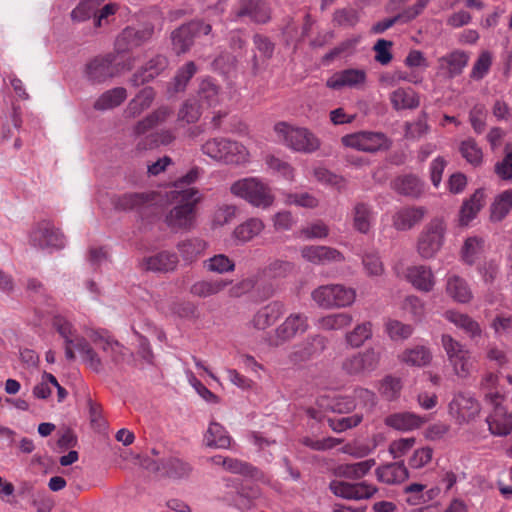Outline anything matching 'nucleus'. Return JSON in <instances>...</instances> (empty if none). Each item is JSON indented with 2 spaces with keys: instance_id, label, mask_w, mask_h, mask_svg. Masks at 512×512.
Here are the masks:
<instances>
[{
  "instance_id": "f257e3e1",
  "label": "nucleus",
  "mask_w": 512,
  "mask_h": 512,
  "mask_svg": "<svg viewBox=\"0 0 512 512\" xmlns=\"http://www.w3.org/2000/svg\"><path fill=\"white\" fill-rule=\"evenodd\" d=\"M169 196L175 206L165 216L166 225L174 232L191 230L195 226L196 206L202 198L199 190L171 189Z\"/></svg>"
},
{
  "instance_id": "f03ea898",
  "label": "nucleus",
  "mask_w": 512,
  "mask_h": 512,
  "mask_svg": "<svg viewBox=\"0 0 512 512\" xmlns=\"http://www.w3.org/2000/svg\"><path fill=\"white\" fill-rule=\"evenodd\" d=\"M201 151L214 161L230 165H243L250 159V153L242 143L226 137L208 139Z\"/></svg>"
},
{
  "instance_id": "7ed1b4c3",
  "label": "nucleus",
  "mask_w": 512,
  "mask_h": 512,
  "mask_svg": "<svg viewBox=\"0 0 512 512\" xmlns=\"http://www.w3.org/2000/svg\"><path fill=\"white\" fill-rule=\"evenodd\" d=\"M230 192L250 205L262 209L269 208L275 200L269 185L257 177H246L235 181L230 187Z\"/></svg>"
},
{
  "instance_id": "20e7f679",
  "label": "nucleus",
  "mask_w": 512,
  "mask_h": 512,
  "mask_svg": "<svg viewBox=\"0 0 512 512\" xmlns=\"http://www.w3.org/2000/svg\"><path fill=\"white\" fill-rule=\"evenodd\" d=\"M447 233V222L443 216L433 217L420 232L416 250L422 259H432L442 249Z\"/></svg>"
},
{
  "instance_id": "39448f33",
  "label": "nucleus",
  "mask_w": 512,
  "mask_h": 512,
  "mask_svg": "<svg viewBox=\"0 0 512 512\" xmlns=\"http://www.w3.org/2000/svg\"><path fill=\"white\" fill-rule=\"evenodd\" d=\"M274 131L279 141L296 152L312 153L320 147L319 139L307 128L279 122L275 124Z\"/></svg>"
},
{
  "instance_id": "423d86ee",
  "label": "nucleus",
  "mask_w": 512,
  "mask_h": 512,
  "mask_svg": "<svg viewBox=\"0 0 512 512\" xmlns=\"http://www.w3.org/2000/svg\"><path fill=\"white\" fill-rule=\"evenodd\" d=\"M441 344L454 374L461 379L468 378L474 370V359L470 351L448 334L442 335Z\"/></svg>"
},
{
  "instance_id": "0eeeda50",
  "label": "nucleus",
  "mask_w": 512,
  "mask_h": 512,
  "mask_svg": "<svg viewBox=\"0 0 512 512\" xmlns=\"http://www.w3.org/2000/svg\"><path fill=\"white\" fill-rule=\"evenodd\" d=\"M29 243L35 248L53 253L66 246V237L52 222L44 220L32 227Z\"/></svg>"
},
{
  "instance_id": "6e6552de",
  "label": "nucleus",
  "mask_w": 512,
  "mask_h": 512,
  "mask_svg": "<svg viewBox=\"0 0 512 512\" xmlns=\"http://www.w3.org/2000/svg\"><path fill=\"white\" fill-rule=\"evenodd\" d=\"M380 355L373 348L347 356L342 361V371L349 376L364 377L377 369Z\"/></svg>"
},
{
  "instance_id": "1a4fd4ad",
  "label": "nucleus",
  "mask_w": 512,
  "mask_h": 512,
  "mask_svg": "<svg viewBox=\"0 0 512 512\" xmlns=\"http://www.w3.org/2000/svg\"><path fill=\"white\" fill-rule=\"evenodd\" d=\"M308 317L303 313H291L276 327L273 336L269 340L270 346L278 347L292 340L298 334L305 333L308 329Z\"/></svg>"
},
{
  "instance_id": "9d476101",
  "label": "nucleus",
  "mask_w": 512,
  "mask_h": 512,
  "mask_svg": "<svg viewBox=\"0 0 512 512\" xmlns=\"http://www.w3.org/2000/svg\"><path fill=\"white\" fill-rule=\"evenodd\" d=\"M130 65L127 67H120V62L117 61V56L108 54L104 57H96L91 60L86 66V77L94 83H101L107 79L114 77L121 73L124 69L129 70Z\"/></svg>"
},
{
  "instance_id": "9b49d317",
  "label": "nucleus",
  "mask_w": 512,
  "mask_h": 512,
  "mask_svg": "<svg viewBox=\"0 0 512 512\" xmlns=\"http://www.w3.org/2000/svg\"><path fill=\"white\" fill-rule=\"evenodd\" d=\"M502 394L489 392L486 394V401L494 406V411L487 417V424L491 434L495 436H506L512 431V417L500 406Z\"/></svg>"
},
{
  "instance_id": "f8f14e48",
  "label": "nucleus",
  "mask_w": 512,
  "mask_h": 512,
  "mask_svg": "<svg viewBox=\"0 0 512 512\" xmlns=\"http://www.w3.org/2000/svg\"><path fill=\"white\" fill-rule=\"evenodd\" d=\"M145 467L151 472L172 478L187 477L192 470L189 463L173 455L163 456L158 459H147Z\"/></svg>"
},
{
  "instance_id": "ddd939ff",
  "label": "nucleus",
  "mask_w": 512,
  "mask_h": 512,
  "mask_svg": "<svg viewBox=\"0 0 512 512\" xmlns=\"http://www.w3.org/2000/svg\"><path fill=\"white\" fill-rule=\"evenodd\" d=\"M344 146L364 152H376L388 147V139L381 132L360 131L341 139Z\"/></svg>"
},
{
  "instance_id": "4468645a",
  "label": "nucleus",
  "mask_w": 512,
  "mask_h": 512,
  "mask_svg": "<svg viewBox=\"0 0 512 512\" xmlns=\"http://www.w3.org/2000/svg\"><path fill=\"white\" fill-rule=\"evenodd\" d=\"M470 56L463 50H453L437 60V75L444 80L460 76L467 67Z\"/></svg>"
},
{
  "instance_id": "2eb2a0df",
  "label": "nucleus",
  "mask_w": 512,
  "mask_h": 512,
  "mask_svg": "<svg viewBox=\"0 0 512 512\" xmlns=\"http://www.w3.org/2000/svg\"><path fill=\"white\" fill-rule=\"evenodd\" d=\"M449 412L458 423L469 422L480 412L478 401L468 393H458L449 404Z\"/></svg>"
},
{
  "instance_id": "dca6fc26",
  "label": "nucleus",
  "mask_w": 512,
  "mask_h": 512,
  "mask_svg": "<svg viewBox=\"0 0 512 512\" xmlns=\"http://www.w3.org/2000/svg\"><path fill=\"white\" fill-rule=\"evenodd\" d=\"M366 80L367 73L364 69L349 68L334 73L327 79L326 85L333 90L361 89Z\"/></svg>"
},
{
  "instance_id": "f3484780",
  "label": "nucleus",
  "mask_w": 512,
  "mask_h": 512,
  "mask_svg": "<svg viewBox=\"0 0 512 512\" xmlns=\"http://www.w3.org/2000/svg\"><path fill=\"white\" fill-rule=\"evenodd\" d=\"M153 34L151 26L142 28L127 27L117 37L115 49L117 53L130 51L149 40Z\"/></svg>"
},
{
  "instance_id": "a211bd4d",
  "label": "nucleus",
  "mask_w": 512,
  "mask_h": 512,
  "mask_svg": "<svg viewBox=\"0 0 512 512\" xmlns=\"http://www.w3.org/2000/svg\"><path fill=\"white\" fill-rule=\"evenodd\" d=\"M404 278L416 290L424 293L431 292L436 285V278L432 269L422 264L408 266Z\"/></svg>"
},
{
  "instance_id": "6ab92c4d",
  "label": "nucleus",
  "mask_w": 512,
  "mask_h": 512,
  "mask_svg": "<svg viewBox=\"0 0 512 512\" xmlns=\"http://www.w3.org/2000/svg\"><path fill=\"white\" fill-rule=\"evenodd\" d=\"M301 257L314 265H325L344 260L343 254L335 248L323 245H306L300 249Z\"/></svg>"
},
{
  "instance_id": "aec40b11",
  "label": "nucleus",
  "mask_w": 512,
  "mask_h": 512,
  "mask_svg": "<svg viewBox=\"0 0 512 512\" xmlns=\"http://www.w3.org/2000/svg\"><path fill=\"white\" fill-rule=\"evenodd\" d=\"M429 2L430 0H417L414 5L407 7L396 16L375 23L371 28V32L374 34H381L396 23L404 24L412 21L423 12Z\"/></svg>"
},
{
  "instance_id": "412c9836",
  "label": "nucleus",
  "mask_w": 512,
  "mask_h": 512,
  "mask_svg": "<svg viewBox=\"0 0 512 512\" xmlns=\"http://www.w3.org/2000/svg\"><path fill=\"white\" fill-rule=\"evenodd\" d=\"M427 209L423 206L403 207L397 210L392 216V225L397 231H408L419 224Z\"/></svg>"
},
{
  "instance_id": "4be33fe9",
  "label": "nucleus",
  "mask_w": 512,
  "mask_h": 512,
  "mask_svg": "<svg viewBox=\"0 0 512 512\" xmlns=\"http://www.w3.org/2000/svg\"><path fill=\"white\" fill-rule=\"evenodd\" d=\"M285 305L280 301H272L261 307L252 317L250 325L257 330H265L272 326L284 313Z\"/></svg>"
},
{
  "instance_id": "5701e85b",
  "label": "nucleus",
  "mask_w": 512,
  "mask_h": 512,
  "mask_svg": "<svg viewBox=\"0 0 512 512\" xmlns=\"http://www.w3.org/2000/svg\"><path fill=\"white\" fill-rule=\"evenodd\" d=\"M446 295L460 304H467L473 299V292L468 282L456 274H448L445 279Z\"/></svg>"
},
{
  "instance_id": "b1692460",
  "label": "nucleus",
  "mask_w": 512,
  "mask_h": 512,
  "mask_svg": "<svg viewBox=\"0 0 512 512\" xmlns=\"http://www.w3.org/2000/svg\"><path fill=\"white\" fill-rule=\"evenodd\" d=\"M179 263L178 255L171 251H160L143 259L142 265L146 270L153 272H172Z\"/></svg>"
},
{
  "instance_id": "393cba45",
  "label": "nucleus",
  "mask_w": 512,
  "mask_h": 512,
  "mask_svg": "<svg viewBox=\"0 0 512 512\" xmlns=\"http://www.w3.org/2000/svg\"><path fill=\"white\" fill-rule=\"evenodd\" d=\"M168 67V59L163 55H157L150 59L130 79L133 86H140L153 80Z\"/></svg>"
},
{
  "instance_id": "a878e982",
  "label": "nucleus",
  "mask_w": 512,
  "mask_h": 512,
  "mask_svg": "<svg viewBox=\"0 0 512 512\" xmlns=\"http://www.w3.org/2000/svg\"><path fill=\"white\" fill-rule=\"evenodd\" d=\"M426 421L425 417L413 412H398L387 416L384 423L397 431L410 432L420 428Z\"/></svg>"
},
{
  "instance_id": "bb28decb",
  "label": "nucleus",
  "mask_w": 512,
  "mask_h": 512,
  "mask_svg": "<svg viewBox=\"0 0 512 512\" xmlns=\"http://www.w3.org/2000/svg\"><path fill=\"white\" fill-rule=\"evenodd\" d=\"M172 113L169 107H159L134 125L132 135L139 137L146 134L152 129L164 124L172 116Z\"/></svg>"
},
{
  "instance_id": "cd10ccee",
  "label": "nucleus",
  "mask_w": 512,
  "mask_h": 512,
  "mask_svg": "<svg viewBox=\"0 0 512 512\" xmlns=\"http://www.w3.org/2000/svg\"><path fill=\"white\" fill-rule=\"evenodd\" d=\"M88 337L95 345L99 346L109 355L112 362L118 364L124 360L125 348L117 341L111 339L106 333L93 330L91 333H88Z\"/></svg>"
},
{
  "instance_id": "c85d7f7f",
  "label": "nucleus",
  "mask_w": 512,
  "mask_h": 512,
  "mask_svg": "<svg viewBox=\"0 0 512 512\" xmlns=\"http://www.w3.org/2000/svg\"><path fill=\"white\" fill-rule=\"evenodd\" d=\"M236 17H248L256 23H266L270 19V9L262 0H243Z\"/></svg>"
},
{
  "instance_id": "c756f323",
  "label": "nucleus",
  "mask_w": 512,
  "mask_h": 512,
  "mask_svg": "<svg viewBox=\"0 0 512 512\" xmlns=\"http://www.w3.org/2000/svg\"><path fill=\"white\" fill-rule=\"evenodd\" d=\"M444 318L450 323L454 324L457 328L461 329L471 339L480 337L482 334V329L479 323L468 314L450 309L445 311Z\"/></svg>"
},
{
  "instance_id": "7c9ffc66",
  "label": "nucleus",
  "mask_w": 512,
  "mask_h": 512,
  "mask_svg": "<svg viewBox=\"0 0 512 512\" xmlns=\"http://www.w3.org/2000/svg\"><path fill=\"white\" fill-rule=\"evenodd\" d=\"M376 465L374 459H366L356 463H344L337 465L333 473L336 477L359 480L366 476Z\"/></svg>"
},
{
  "instance_id": "2f4dec72",
  "label": "nucleus",
  "mask_w": 512,
  "mask_h": 512,
  "mask_svg": "<svg viewBox=\"0 0 512 512\" xmlns=\"http://www.w3.org/2000/svg\"><path fill=\"white\" fill-rule=\"evenodd\" d=\"M399 361L411 367H425L432 361V352L428 346L415 345L406 348L399 356Z\"/></svg>"
},
{
  "instance_id": "473e14b6",
  "label": "nucleus",
  "mask_w": 512,
  "mask_h": 512,
  "mask_svg": "<svg viewBox=\"0 0 512 512\" xmlns=\"http://www.w3.org/2000/svg\"><path fill=\"white\" fill-rule=\"evenodd\" d=\"M208 243L198 237L187 238L177 243L180 257L186 264L195 262L207 249Z\"/></svg>"
},
{
  "instance_id": "72a5a7b5",
  "label": "nucleus",
  "mask_w": 512,
  "mask_h": 512,
  "mask_svg": "<svg viewBox=\"0 0 512 512\" xmlns=\"http://www.w3.org/2000/svg\"><path fill=\"white\" fill-rule=\"evenodd\" d=\"M377 480L385 484H398L405 481L409 474L403 462L382 465L375 470Z\"/></svg>"
},
{
  "instance_id": "f704fd0d",
  "label": "nucleus",
  "mask_w": 512,
  "mask_h": 512,
  "mask_svg": "<svg viewBox=\"0 0 512 512\" xmlns=\"http://www.w3.org/2000/svg\"><path fill=\"white\" fill-rule=\"evenodd\" d=\"M352 218L354 229L367 234L375 222V212L369 204L358 202L352 209Z\"/></svg>"
},
{
  "instance_id": "c9c22d12",
  "label": "nucleus",
  "mask_w": 512,
  "mask_h": 512,
  "mask_svg": "<svg viewBox=\"0 0 512 512\" xmlns=\"http://www.w3.org/2000/svg\"><path fill=\"white\" fill-rule=\"evenodd\" d=\"M485 193L483 189H477L469 199L465 200L459 212V224L467 226L484 206Z\"/></svg>"
},
{
  "instance_id": "e433bc0d",
  "label": "nucleus",
  "mask_w": 512,
  "mask_h": 512,
  "mask_svg": "<svg viewBox=\"0 0 512 512\" xmlns=\"http://www.w3.org/2000/svg\"><path fill=\"white\" fill-rule=\"evenodd\" d=\"M203 442L210 448L227 449L230 446L231 437L224 426L218 422L211 421L204 434Z\"/></svg>"
},
{
  "instance_id": "4c0bfd02",
  "label": "nucleus",
  "mask_w": 512,
  "mask_h": 512,
  "mask_svg": "<svg viewBox=\"0 0 512 512\" xmlns=\"http://www.w3.org/2000/svg\"><path fill=\"white\" fill-rule=\"evenodd\" d=\"M230 283L222 279L200 280L191 285L189 292L195 297L207 298L222 292Z\"/></svg>"
},
{
  "instance_id": "58836bf2",
  "label": "nucleus",
  "mask_w": 512,
  "mask_h": 512,
  "mask_svg": "<svg viewBox=\"0 0 512 512\" xmlns=\"http://www.w3.org/2000/svg\"><path fill=\"white\" fill-rule=\"evenodd\" d=\"M318 405L324 410H330L336 413H349L357 408L355 400L352 396H334L332 398L328 396H321L318 399Z\"/></svg>"
},
{
  "instance_id": "ea45409f",
  "label": "nucleus",
  "mask_w": 512,
  "mask_h": 512,
  "mask_svg": "<svg viewBox=\"0 0 512 512\" xmlns=\"http://www.w3.org/2000/svg\"><path fill=\"white\" fill-rule=\"evenodd\" d=\"M390 101L394 109H414L419 106V97L412 88H398L390 95Z\"/></svg>"
},
{
  "instance_id": "a19ab883",
  "label": "nucleus",
  "mask_w": 512,
  "mask_h": 512,
  "mask_svg": "<svg viewBox=\"0 0 512 512\" xmlns=\"http://www.w3.org/2000/svg\"><path fill=\"white\" fill-rule=\"evenodd\" d=\"M155 98L154 90L151 87L143 88L129 103L126 108L128 117H136L148 109Z\"/></svg>"
},
{
  "instance_id": "79ce46f5",
  "label": "nucleus",
  "mask_w": 512,
  "mask_h": 512,
  "mask_svg": "<svg viewBox=\"0 0 512 512\" xmlns=\"http://www.w3.org/2000/svg\"><path fill=\"white\" fill-rule=\"evenodd\" d=\"M485 249V240L479 236H470L461 248V259L468 265H473Z\"/></svg>"
},
{
  "instance_id": "37998d69",
  "label": "nucleus",
  "mask_w": 512,
  "mask_h": 512,
  "mask_svg": "<svg viewBox=\"0 0 512 512\" xmlns=\"http://www.w3.org/2000/svg\"><path fill=\"white\" fill-rule=\"evenodd\" d=\"M127 98V91L123 87H116L104 92L94 103L96 110L105 111L122 104Z\"/></svg>"
},
{
  "instance_id": "c03bdc74",
  "label": "nucleus",
  "mask_w": 512,
  "mask_h": 512,
  "mask_svg": "<svg viewBox=\"0 0 512 512\" xmlns=\"http://www.w3.org/2000/svg\"><path fill=\"white\" fill-rule=\"evenodd\" d=\"M353 317L346 312L328 314L317 320L316 326L318 329L325 331L342 330L351 325Z\"/></svg>"
},
{
  "instance_id": "a18cd8bd",
  "label": "nucleus",
  "mask_w": 512,
  "mask_h": 512,
  "mask_svg": "<svg viewBox=\"0 0 512 512\" xmlns=\"http://www.w3.org/2000/svg\"><path fill=\"white\" fill-rule=\"evenodd\" d=\"M372 323L366 321L356 325L353 330L345 334V342L351 348L361 347L367 340L372 337Z\"/></svg>"
},
{
  "instance_id": "49530a36",
  "label": "nucleus",
  "mask_w": 512,
  "mask_h": 512,
  "mask_svg": "<svg viewBox=\"0 0 512 512\" xmlns=\"http://www.w3.org/2000/svg\"><path fill=\"white\" fill-rule=\"evenodd\" d=\"M512 210V189H507L498 194L491 205V219L503 220Z\"/></svg>"
},
{
  "instance_id": "de8ad7c7",
  "label": "nucleus",
  "mask_w": 512,
  "mask_h": 512,
  "mask_svg": "<svg viewBox=\"0 0 512 512\" xmlns=\"http://www.w3.org/2000/svg\"><path fill=\"white\" fill-rule=\"evenodd\" d=\"M264 229V223L259 218H250L238 225L233 235L240 242H248L259 235Z\"/></svg>"
},
{
  "instance_id": "09e8293b",
  "label": "nucleus",
  "mask_w": 512,
  "mask_h": 512,
  "mask_svg": "<svg viewBox=\"0 0 512 512\" xmlns=\"http://www.w3.org/2000/svg\"><path fill=\"white\" fill-rule=\"evenodd\" d=\"M153 200L150 193H127L113 200L116 209L132 210Z\"/></svg>"
},
{
  "instance_id": "8fccbe9b",
  "label": "nucleus",
  "mask_w": 512,
  "mask_h": 512,
  "mask_svg": "<svg viewBox=\"0 0 512 512\" xmlns=\"http://www.w3.org/2000/svg\"><path fill=\"white\" fill-rule=\"evenodd\" d=\"M203 267L211 273L226 274L235 270V262L225 254H215L204 260Z\"/></svg>"
},
{
  "instance_id": "3c124183",
  "label": "nucleus",
  "mask_w": 512,
  "mask_h": 512,
  "mask_svg": "<svg viewBox=\"0 0 512 512\" xmlns=\"http://www.w3.org/2000/svg\"><path fill=\"white\" fill-rule=\"evenodd\" d=\"M394 189L400 194L418 197L423 191V183L416 176L406 175L394 181Z\"/></svg>"
},
{
  "instance_id": "603ef678",
  "label": "nucleus",
  "mask_w": 512,
  "mask_h": 512,
  "mask_svg": "<svg viewBox=\"0 0 512 512\" xmlns=\"http://www.w3.org/2000/svg\"><path fill=\"white\" fill-rule=\"evenodd\" d=\"M194 33L188 24L183 25L172 33L174 51L179 55L187 52L193 44Z\"/></svg>"
},
{
  "instance_id": "864d4df0",
  "label": "nucleus",
  "mask_w": 512,
  "mask_h": 512,
  "mask_svg": "<svg viewBox=\"0 0 512 512\" xmlns=\"http://www.w3.org/2000/svg\"><path fill=\"white\" fill-rule=\"evenodd\" d=\"M459 151L462 157L472 166H480L483 162V152L477 142L468 138L461 142Z\"/></svg>"
},
{
  "instance_id": "5fc2aeb1",
  "label": "nucleus",
  "mask_w": 512,
  "mask_h": 512,
  "mask_svg": "<svg viewBox=\"0 0 512 512\" xmlns=\"http://www.w3.org/2000/svg\"><path fill=\"white\" fill-rule=\"evenodd\" d=\"M352 399H354L355 403L357 404L356 409H359L358 413L363 414L372 412L377 403L376 394L373 391L363 387L355 388Z\"/></svg>"
},
{
  "instance_id": "6e6d98bb",
  "label": "nucleus",
  "mask_w": 512,
  "mask_h": 512,
  "mask_svg": "<svg viewBox=\"0 0 512 512\" xmlns=\"http://www.w3.org/2000/svg\"><path fill=\"white\" fill-rule=\"evenodd\" d=\"M356 291L341 284H333V308L348 307L354 303Z\"/></svg>"
},
{
  "instance_id": "4d7b16f0",
  "label": "nucleus",
  "mask_w": 512,
  "mask_h": 512,
  "mask_svg": "<svg viewBox=\"0 0 512 512\" xmlns=\"http://www.w3.org/2000/svg\"><path fill=\"white\" fill-rule=\"evenodd\" d=\"M76 349L82 354L86 364L94 371L99 372L102 368V362L97 353L90 347L85 338H77Z\"/></svg>"
},
{
  "instance_id": "13d9d810",
  "label": "nucleus",
  "mask_w": 512,
  "mask_h": 512,
  "mask_svg": "<svg viewBox=\"0 0 512 512\" xmlns=\"http://www.w3.org/2000/svg\"><path fill=\"white\" fill-rule=\"evenodd\" d=\"M494 172L501 180H512V142L506 143L504 156L496 162Z\"/></svg>"
},
{
  "instance_id": "bf43d9fd",
  "label": "nucleus",
  "mask_w": 512,
  "mask_h": 512,
  "mask_svg": "<svg viewBox=\"0 0 512 512\" xmlns=\"http://www.w3.org/2000/svg\"><path fill=\"white\" fill-rule=\"evenodd\" d=\"M402 309L410 314L414 321H421L426 315V303L416 295L407 296L402 303Z\"/></svg>"
},
{
  "instance_id": "052dcab7",
  "label": "nucleus",
  "mask_w": 512,
  "mask_h": 512,
  "mask_svg": "<svg viewBox=\"0 0 512 512\" xmlns=\"http://www.w3.org/2000/svg\"><path fill=\"white\" fill-rule=\"evenodd\" d=\"M102 0H83L78 6L72 10L71 18L74 21L82 22L90 18L92 15L96 16V11L101 5Z\"/></svg>"
},
{
  "instance_id": "680f3d73",
  "label": "nucleus",
  "mask_w": 512,
  "mask_h": 512,
  "mask_svg": "<svg viewBox=\"0 0 512 512\" xmlns=\"http://www.w3.org/2000/svg\"><path fill=\"white\" fill-rule=\"evenodd\" d=\"M378 389L385 399L394 400L399 396L402 389V381L400 378L389 375L381 380Z\"/></svg>"
},
{
  "instance_id": "e2e57ef3",
  "label": "nucleus",
  "mask_w": 512,
  "mask_h": 512,
  "mask_svg": "<svg viewBox=\"0 0 512 512\" xmlns=\"http://www.w3.org/2000/svg\"><path fill=\"white\" fill-rule=\"evenodd\" d=\"M386 332L392 340H404L413 333V327L398 320L389 319L385 324Z\"/></svg>"
},
{
  "instance_id": "0e129e2a",
  "label": "nucleus",
  "mask_w": 512,
  "mask_h": 512,
  "mask_svg": "<svg viewBox=\"0 0 512 512\" xmlns=\"http://www.w3.org/2000/svg\"><path fill=\"white\" fill-rule=\"evenodd\" d=\"M197 67L194 62H187L181 67L173 79V88L175 92L183 91L189 80L196 74Z\"/></svg>"
},
{
  "instance_id": "69168bd1",
  "label": "nucleus",
  "mask_w": 512,
  "mask_h": 512,
  "mask_svg": "<svg viewBox=\"0 0 512 512\" xmlns=\"http://www.w3.org/2000/svg\"><path fill=\"white\" fill-rule=\"evenodd\" d=\"M300 237L304 239H323L329 235V227L322 220L309 223L299 231Z\"/></svg>"
},
{
  "instance_id": "338daca9",
  "label": "nucleus",
  "mask_w": 512,
  "mask_h": 512,
  "mask_svg": "<svg viewBox=\"0 0 512 512\" xmlns=\"http://www.w3.org/2000/svg\"><path fill=\"white\" fill-rule=\"evenodd\" d=\"M360 20L359 12L354 8L337 9L333 14V21L341 27H354Z\"/></svg>"
},
{
  "instance_id": "774afa93",
  "label": "nucleus",
  "mask_w": 512,
  "mask_h": 512,
  "mask_svg": "<svg viewBox=\"0 0 512 512\" xmlns=\"http://www.w3.org/2000/svg\"><path fill=\"white\" fill-rule=\"evenodd\" d=\"M491 65H492L491 53L489 51L481 52L471 69L470 77L473 80L483 79L485 77V75L489 72Z\"/></svg>"
}]
</instances>
